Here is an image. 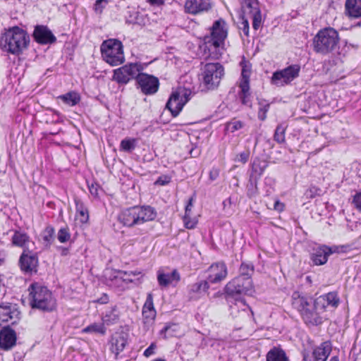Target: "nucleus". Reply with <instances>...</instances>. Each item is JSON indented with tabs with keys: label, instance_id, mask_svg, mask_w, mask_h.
Wrapping results in <instances>:
<instances>
[{
	"label": "nucleus",
	"instance_id": "1",
	"mask_svg": "<svg viewBox=\"0 0 361 361\" xmlns=\"http://www.w3.org/2000/svg\"><path fill=\"white\" fill-rule=\"evenodd\" d=\"M226 22L222 19L216 20L211 29L209 35L204 37V51L206 58L219 59L224 51V41L227 37Z\"/></svg>",
	"mask_w": 361,
	"mask_h": 361
},
{
	"label": "nucleus",
	"instance_id": "2",
	"mask_svg": "<svg viewBox=\"0 0 361 361\" xmlns=\"http://www.w3.org/2000/svg\"><path fill=\"white\" fill-rule=\"evenodd\" d=\"M30 38L25 31L14 27L6 32L0 39V47L13 54H19L25 49Z\"/></svg>",
	"mask_w": 361,
	"mask_h": 361
},
{
	"label": "nucleus",
	"instance_id": "3",
	"mask_svg": "<svg viewBox=\"0 0 361 361\" xmlns=\"http://www.w3.org/2000/svg\"><path fill=\"white\" fill-rule=\"evenodd\" d=\"M339 35L333 27L320 30L314 37L312 49L317 54L327 55L332 53L338 47Z\"/></svg>",
	"mask_w": 361,
	"mask_h": 361
},
{
	"label": "nucleus",
	"instance_id": "4",
	"mask_svg": "<svg viewBox=\"0 0 361 361\" xmlns=\"http://www.w3.org/2000/svg\"><path fill=\"white\" fill-rule=\"evenodd\" d=\"M293 305L300 312L306 324L317 326L322 323V314L325 310L318 309L316 300L313 301L310 298L298 297L294 299Z\"/></svg>",
	"mask_w": 361,
	"mask_h": 361
},
{
	"label": "nucleus",
	"instance_id": "5",
	"mask_svg": "<svg viewBox=\"0 0 361 361\" xmlns=\"http://www.w3.org/2000/svg\"><path fill=\"white\" fill-rule=\"evenodd\" d=\"M30 305L32 308L51 311L55 307V300L47 287L33 283L30 287Z\"/></svg>",
	"mask_w": 361,
	"mask_h": 361
},
{
	"label": "nucleus",
	"instance_id": "6",
	"mask_svg": "<svg viewBox=\"0 0 361 361\" xmlns=\"http://www.w3.org/2000/svg\"><path fill=\"white\" fill-rule=\"evenodd\" d=\"M102 58L111 66H118L124 61L123 44L116 39H109L102 42L100 47Z\"/></svg>",
	"mask_w": 361,
	"mask_h": 361
},
{
	"label": "nucleus",
	"instance_id": "7",
	"mask_svg": "<svg viewBox=\"0 0 361 361\" xmlns=\"http://www.w3.org/2000/svg\"><path fill=\"white\" fill-rule=\"evenodd\" d=\"M202 81L207 90H214L224 75V68L220 63H207L201 69Z\"/></svg>",
	"mask_w": 361,
	"mask_h": 361
},
{
	"label": "nucleus",
	"instance_id": "8",
	"mask_svg": "<svg viewBox=\"0 0 361 361\" xmlns=\"http://www.w3.org/2000/svg\"><path fill=\"white\" fill-rule=\"evenodd\" d=\"M224 291L227 295L235 298L241 295H251L253 293L252 279L236 276L226 285Z\"/></svg>",
	"mask_w": 361,
	"mask_h": 361
},
{
	"label": "nucleus",
	"instance_id": "9",
	"mask_svg": "<svg viewBox=\"0 0 361 361\" xmlns=\"http://www.w3.org/2000/svg\"><path fill=\"white\" fill-rule=\"evenodd\" d=\"M191 91L185 88L179 87L173 91L166 104L173 117H176L181 111L184 105L190 100Z\"/></svg>",
	"mask_w": 361,
	"mask_h": 361
},
{
	"label": "nucleus",
	"instance_id": "10",
	"mask_svg": "<svg viewBox=\"0 0 361 361\" xmlns=\"http://www.w3.org/2000/svg\"><path fill=\"white\" fill-rule=\"evenodd\" d=\"M242 17L252 19L254 30H257L262 24V14L257 0H243L241 4Z\"/></svg>",
	"mask_w": 361,
	"mask_h": 361
},
{
	"label": "nucleus",
	"instance_id": "11",
	"mask_svg": "<svg viewBox=\"0 0 361 361\" xmlns=\"http://www.w3.org/2000/svg\"><path fill=\"white\" fill-rule=\"evenodd\" d=\"M143 68L140 63L126 64L114 71V80L118 83L126 84L130 80L135 78Z\"/></svg>",
	"mask_w": 361,
	"mask_h": 361
},
{
	"label": "nucleus",
	"instance_id": "12",
	"mask_svg": "<svg viewBox=\"0 0 361 361\" xmlns=\"http://www.w3.org/2000/svg\"><path fill=\"white\" fill-rule=\"evenodd\" d=\"M300 71V67L298 65L289 66L281 71L275 72L271 78V82L276 86H284L298 78Z\"/></svg>",
	"mask_w": 361,
	"mask_h": 361
},
{
	"label": "nucleus",
	"instance_id": "13",
	"mask_svg": "<svg viewBox=\"0 0 361 361\" xmlns=\"http://www.w3.org/2000/svg\"><path fill=\"white\" fill-rule=\"evenodd\" d=\"M136 82L145 94H152L158 91L159 82L154 75L140 72L136 77Z\"/></svg>",
	"mask_w": 361,
	"mask_h": 361
},
{
	"label": "nucleus",
	"instance_id": "14",
	"mask_svg": "<svg viewBox=\"0 0 361 361\" xmlns=\"http://www.w3.org/2000/svg\"><path fill=\"white\" fill-rule=\"evenodd\" d=\"M20 318V312L16 304L3 302L0 304V322L16 324Z\"/></svg>",
	"mask_w": 361,
	"mask_h": 361
},
{
	"label": "nucleus",
	"instance_id": "15",
	"mask_svg": "<svg viewBox=\"0 0 361 361\" xmlns=\"http://www.w3.org/2000/svg\"><path fill=\"white\" fill-rule=\"evenodd\" d=\"M207 281L209 283H217L224 281L228 275V269L223 262L212 264L207 270Z\"/></svg>",
	"mask_w": 361,
	"mask_h": 361
},
{
	"label": "nucleus",
	"instance_id": "16",
	"mask_svg": "<svg viewBox=\"0 0 361 361\" xmlns=\"http://www.w3.org/2000/svg\"><path fill=\"white\" fill-rule=\"evenodd\" d=\"M19 264L21 270L25 273L37 272L38 257L35 254L25 250L20 257Z\"/></svg>",
	"mask_w": 361,
	"mask_h": 361
},
{
	"label": "nucleus",
	"instance_id": "17",
	"mask_svg": "<svg viewBox=\"0 0 361 361\" xmlns=\"http://www.w3.org/2000/svg\"><path fill=\"white\" fill-rule=\"evenodd\" d=\"M16 331L10 326L4 327L0 330V348L9 350L16 344Z\"/></svg>",
	"mask_w": 361,
	"mask_h": 361
},
{
	"label": "nucleus",
	"instance_id": "18",
	"mask_svg": "<svg viewBox=\"0 0 361 361\" xmlns=\"http://www.w3.org/2000/svg\"><path fill=\"white\" fill-rule=\"evenodd\" d=\"M33 37L41 44H53L56 41V37L45 25H37L33 32Z\"/></svg>",
	"mask_w": 361,
	"mask_h": 361
},
{
	"label": "nucleus",
	"instance_id": "19",
	"mask_svg": "<svg viewBox=\"0 0 361 361\" xmlns=\"http://www.w3.org/2000/svg\"><path fill=\"white\" fill-rule=\"evenodd\" d=\"M209 283L206 280H202L188 286V297L190 300H198L209 290Z\"/></svg>",
	"mask_w": 361,
	"mask_h": 361
},
{
	"label": "nucleus",
	"instance_id": "20",
	"mask_svg": "<svg viewBox=\"0 0 361 361\" xmlns=\"http://www.w3.org/2000/svg\"><path fill=\"white\" fill-rule=\"evenodd\" d=\"M210 7L209 0H186L185 4V11L194 15L207 11Z\"/></svg>",
	"mask_w": 361,
	"mask_h": 361
},
{
	"label": "nucleus",
	"instance_id": "21",
	"mask_svg": "<svg viewBox=\"0 0 361 361\" xmlns=\"http://www.w3.org/2000/svg\"><path fill=\"white\" fill-rule=\"evenodd\" d=\"M118 221L124 226L128 227L138 225L136 206L123 210L118 215Z\"/></svg>",
	"mask_w": 361,
	"mask_h": 361
},
{
	"label": "nucleus",
	"instance_id": "22",
	"mask_svg": "<svg viewBox=\"0 0 361 361\" xmlns=\"http://www.w3.org/2000/svg\"><path fill=\"white\" fill-rule=\"evenodd\" d=\"M136 210L138 225L154 220L157 215L155 209L151 206H136Z\"/></svg>",
	"mask_w": 361,
	"mask_h": 361
},
{
	"label": "nucleus",
	"instance_id": "23",
	"mask_svg": "<svg viewBox=\"0 0 361 361\" xmlns=\"http://www.w3.org/2000/svg\"><path fill=\"white\" fill-rule=\"evenodd\" d=\"M339 302L338 295L334 292L329 293L316 299V304L318 305V309L324 310L326 307L329 305L333 307H336Z\"/></svg>",
	"mask_w": 361,
	"mask_h": 361
},
{
	"label": "nucleus",
	"instance_id": "24",
	"mask_svg": "<svg viewBox=\"0 0 361 361\" xmlns=\"http://www.w3.org/2000/svg\"><path fill=\"white\" fill-rule=\"evenodd\" d=\"M180 279V274L176 269L171 273H164L161 270L157 273V281L161 287H167L173 282L178 283Z\"/></svg>",
	"mask_w": 361,
	"mask_h": 361
},
{
	"label": "nucleus",
	"instance_id": "25",
	"mask_svg": "<svg viewBox=\"0 0 361 361\" xmlns=\"http://www.w3.org/2000/svg\"><path fill=\"white\" fill-rule=\"evenodd\" d=\"M325 248L326 245H320L313 250L310 259L314 265H323L327 262L329 256Z\"/></svg>",
	"mask_w": 361,
	"mask_h": 361
},
{
	"label": "nucleus",
	"instance_id": "26",
	"mask_svg": "<svg viewBox=\"0 0 361 361\" xmlns=\"http://www.w3.org/2000/svg\"><path fill=\"white\" fill-rule=\"evenodd\" d=\"M127 344V336L124 333L116 334L111 338V350L116 355L123 350Z\"/></svg>",
	"mask_w": 361,
	"mask_h": 361
},
{
	"label": "nucleus",
	"instance_id": "27",
	"mask_svg": "<svg viewBox=\"0 0 361 361\" xmlns=\"http://www.w3.org/2000/svg\"><path fill=\"white\" fill-rule=\"evenodd\" d=\"M331 352L330 343L324 342L312 352L314 361H326Z\"/></svg>",
	"mask_w": 361,
	"mask_h": 361
},
{
	"label": "nucleus",
	"instance_id": "28",
	"mask_svg": "<svg viewBox=\"0 0 361 361\" xmlns=\"http://www.w3.org/2000/svg\"><path fill=\"white\" fill-rule=\"evenodd\" d=\"M345 6L349 17L361 18V0H346Z\"/></svg>",
	"mask_w": 361,
	"mask_h": 361
},
{
	"label": "nucleus",
	"instance_id": "29",
	"mask_svg": "<svg viewBox=\"0 0 361 361\" xmlns=\"http://www.w3.org/2000/svg\"><path fill=\"white\" fill-rule=\"evenodd\" d=\"M119 318V312L116 307L107 310L102 317V322L104 324L109 326L116 323Z\"/></svg>",
	"mask_w": 361,
	"mask_h": 361
},
{
	"label": "nucleus",
	"instance_id": "30",
	"mask_svg": "<svg viewBox=\"0 0 361 361\" xmlns=\"http://www.w3.org/2000/svg\"><path fill=\"white\" fill-rule=\"evenodd\" d=\"M57 98L71 106L78 104L80 101V94L75 91H71L66 94L60 95Z\"/></svg>",
	"mask_w": 361,
	"mask_h": 361
},
{
	"label": "nucleus",
	"instance_id": "31",
	"mask_svg": "<svg viewBox=\"0 0 361 361\" xmlns=\"http://www.w3.org/2000/svg\"><path fill=\"white\" fill-rule=\"evenodd\" d=\"M267 361H289L286 353L280 348H274L267 354Z\"/></svg>",
	"mask_w": 361,
	"mask_h": 361
},
{
	"label": "nucleus",
	"instance_id": "32",
	"mask_svg": "<svg viewBox=\"0 0 361 361\" xmlns=\"http://www.w3.org/2000/svg\"><path fill=\"white\" fill-rule=\"evenodd\" d=\"M29 240L30 238L27 233L22 231H15L12 236V243L18 247H25Z\"/></svg>",
	"mask_w": 361,
	"mask_h": 361
},
{
	"label": "nucleus",
	"instance_id": "33",
	"mask_svg": "<svg viewBox=\"0 0 361 361\" xmlns=\"http://www.w3.org/2000/svg\"><path fill=\"white\" fill-rule=\"evenodd\" d=\"M118 275L115 276V278H120L123 281L126 283H133L135 281L134 277L140 276L142 277V274L138 271H118Z\"/></svg>",
	"mask_w": 361,
	"mask_h": 361
},
{
	"label": "nucleus",
	"instance_id": "34",
	"mask_svg": "<svg viewBox=\"0 0 361 361\" xmlns=\"http://www.w3.org/2000/svg\"><path fill=\"white\" fill-rule=\"evenodd\" d=\"M76 212L80 215L81 223H86L89 219L88 211L84 204L79 200L75 199Z\"/></svg>",
	"mask_w": 361,
	"mask_h": 361
},
{
	"label": "nucleus",
	"instance_id": "35",
	"mask_svg": "<svg viewBox=\"0 0 361 361\" xmlns=\"http://www.w3.org/2000/svg\"><path fill=\"white\" fill-rule=\"evenodd\" d=\"M254 274V266L250 262H242L239 268V275L238 276H243V278L249 277L250 279Z\"/></svg>",
	"mask_w": 361,
	"mask_h": 361
},
{
	"label": "nucleus",
	"instance_id": "36",
	"mask_svg": "<svg viewBox=\"0 0 361 361\" xmlns=\"http://www.w3.org/2000/svg\"><path fill=\"white\" fill-rule=\"evenodd\" d=\"M104 324L102 323H94L92 324L83 329L85 333H97L102 335H104L106 333V328Z\"/></svg>",
	"mask_w": 361,
	"mask_h": 361
},
{
	"label": "nucleus",
	"instance_id": "37",
	"mask_svg": "<svg viewBox=\"0 0 361 361\" xmlns=\"http://www.w3.org/2000/svg\"><path fill=\"white\" fill-rule=\"evenodd\" d=\"M241 80L240 82V87L242 91L246 92L250 90L249 86V78H250V71L246 70L245 68H243L241 73Z\"/></svg>",
	"mask_w": 361,
	"mask_h": 361
},
{
	"label": "nucleus",
	"instance_id": "38",
	"mask_svg": "<svg viewBox=\"0 0 361 361\" xmlns=\"http://www.w3.org/2000/svg\"><path fill=\"white\" fill-rule=\"evenodd\" d=\"M259 110H258V118L261 121H264L267 118V113L269 109V104L265 100H259Z\"/></svg>",
	"mask_w": 361,
	"mask_h": 361
},
{
	"label": "nucleus",
	"instance_id": "39",
	"mask_svg": "<svg viewBox=\"0 0 361 361\" xmlns=\"http://www.w3.org/2000/svg\"><path fill=\"white\" fill-rule=\"evenodd\" d=\"M157 315L155 310H142V317L144 323L148 326L153 324Z\"/></svg>",
	"mask_w": 361,
	"mask_h": 361
},
{
	"label": "nucleus",
	"instance_id": "40",
	"mask_svg": "<svg viewBox=\"0 0 361 361\" xmlns=\"http://www.w3.org/2000/svg\"><path fill=\"white\" fill-rule=\"evenodd\" d=\"M285 131L286 128L282 125H279L274 133V140L278 143H282L285 141Z\"/></svg>",
	"mask_w": 361,
	"mask_h": 361
},
{
	"label": "nucleus",
	"instance_id": "41",
	"mask_svg": "<svg viewBox=\"0 0 361 361\" xmlns=\"http://www.w3.org/2000/svg\"><path fill=\"white\" fill-rule=\"evenodd\" d=\"M136 140L135 139H124L121 142V148L126 152H130L135 147Z\"/></svg>",
	"mask_w": 361,
	"mask_h": 361
},
{
	"label": "nucleus",
	"instance_id": "42",
	"mask_svg": "<svg viewBox=\"0 0 361 361\" xmlns=\"http://www.w3.org/2000/svg\"><path fill=\"white\" fill-rule=\"evenodd\" d=\"M244 124L242 121L238 120H233L226 123V130L230 131L231 133H233L238 130L241 129L243 127Z\"/></svg>",
	"mask_w": 361,
	"mask_h": 361
},
{
	"label": "nucleus",
	"instance_id": "43",
	"mask_svg": "<svg viewBox=\"0 0 361 361\" xmlns=\"http://www.w3.org/2000/svg\"><path fill=\"white\" fill-rule=\"evenodd\" d=\"M58 240L60 243H64L69 240L71 234L68 228H61L57 235Z\"/></svg>",
	"mask_w": 361,
	"mask_h": 361
},
{
	"label": "nucleus",
	"instance_id": "44",
	"mask_svg": "<svg viewBox=\"0 0 361 361\" xmlns=\"http://www.w3.org/2000/svg\"><path fill=\"white\" fill-rule=\"evenodd\" d=\"M54 229L52 227H47L44 231V240L47 245H50L54 239Z\"/></svg>",
	"mask_w": 361,
	"mask_h": 361
},
{
	"label": "nucleus",
	"instance_id": "45",
	"mask_svg": "<svg viewBox=\"0 0 361 361\" xmlns=\"http://www.w3.org/2000/svg\"><path fill=\"white\" fill-rule=\"evenodd\" d=\"M183 221L185 226L189 229L194 228L197 223V221L195 218L191 219L190 214L184 215Z\"/></svg>",
	"mask_w": 361,
	"mask_h": 361
},
{
	"label": "nucleus",
	"instance_id": "46",
	"mask_svg": "<svg viewBox=\"0 0 361 361\" xmlns=\"http://www.w3.org/2000/svg\"><path fill=\"white\" fill-rule=\"evenodd\" d=\"M142 310H155L153 302V295L151 293L147 294V299L143 305Z\"/></svg>",
	"mask_w": 361,
	"mask_h": 361
},
{
	"label": "nucleus",
	"instance_id": "47",
	"mask_svg": "<svg viewBox=\"0 0 361 361\" xmlns=\"http://www.w3.org/2000/svg\"><path fill=\"white\" fill-rule=\"evenodd\" d=\"M325 249L326 250V251L329 254V256H330L331 254H334V253H341V252H345V250H344L345 246L334 245L331 247H329V246L326 245Z\"/></svg>",
	"mask_w": 361,
	"mask_h": 361
},
{
	"label": "nucleus",
	"instance_id": "48",
	"mask_svg": "<svg viewBox=\"0 0 361 361\" xmlns=\"http://www.w3.org/2000/svg\"><path fill=\"white\" fill-rule=\"evenodd\" d=\"M266 164L264 163H262L259 161H255L252 164V170L256 172L259 173V174L262 173L264 169L266 168Z\"/></svg>",
	"mask_w": 361,
	"mask_h": 361
},
{
	"label": "nucleus",
	"instance_id": "49",
	"mask_svg": "<svg viewBox=\"0 0 361 361\" xmlns=\"http://www.w3.org/2000/svg\"><path fill=\"white\" fill-rule=\"evenodd\" d=\"M250 157V152L249 151H245L236 156V158L235 159V161L241 162L243 164H245Z\"/></svg>",
	"mask_w": 361,
	"mask_h": 361
},
{
	"label": "nucleus",
	"instance_id": "50",
	"mask_svg": "<svg viewBox=\"0 0 361 361\" xmlns=\"http://www.w3.org/2000/svg\"><path fill=\"white\" fill-rule=\"evenodd\" d=\"M353 204L354 207L361 212V190L353 196Z\"/></svg>",
	"mask_w": 361,
	"mask_h": 361
},
{
	"label": "nucleus",
	"instance_id": "51",
	"mask_svg": "<svg viewBox=\"0 0 361 361\" xmlns=\"http://www.w3.org/2000/svg\"><path fill=\"white\" fill-rule=\"evenodd\" d=\"M249 18L242 17V23L240 29L242 30L245 36L249 35Z\"/></svg>",
	"mask_w": 361,
	"mask_h": 361
},
{
	"label": "nucleus",
	"instance_id": "52",
	"mask_svg": "<svg viewBox=\"0 0 361 361\" xmlns=\"http://www.w3.org/2000/svg\"><path fill=\"white\" fill-rule=\"evenodd\" d=\"M240 97L243 104L250 106L249 90H247L246 92L241 90V94Z\"/></svg>",
	"mask_w": 361,
	"mask_h": 361
},
{
	"label": "nucleus",
	"instance_id": "53",
	"mask_svg": "<svg viewBox=\"0 0 361 361\" xmlns=\"http://www.w3.org/2000/svg\"><path fill=\"white\" fill-rule=\"evenodd\" d=\"M171 180V178L169 176H160L156 181V184L160 185H164L169 183Z\"/></svg>",
	"mask_w": 361,
	"mask_h": 361
},
{
	"label": "nucleus",
	"instance_id": "54",
	"mask_svg": "<svg viewBox=\"0 0 361 361\" xmlns=\"http://www.w3.org/2000/svg\"><path fill=\"white\" fill-rule=\"evenodd\" d=\"M156 348V345L154 343H152L144 352V355L145 357H149L154 353V349Z\"/></svg>",
	"mask_w": 361,
	"mask_h": 361
},
{
	"label": "nucleus",
	"instance_id": "55",
	"mask_svg": "<svg viewBox=\"0 0 361 361\" xmlns=\"http://www.w3.org/2000/svg\"><path fill=\"white\" fill-rule=\"evenodd\" d=\"M219 175V170L216 168H213L209 172V179L213 181L215 180Z\"/></svg>",
	"mask_w": 361,
	"mask_h": 361
},
{
	"label": "nucleus",
	"instance_id": "56",
	"mask_svg": "<svg viewBox=\"0 0 361 361\" xmlns=\"http://www.w3.org/2000/svg\"><path fill=\"white\" fill-rule=\"evenodd\" d=\"M106 6V5L104 4L102 2L98 4L97 0L94 6V10L97 13L101 14Z\"/></svg>",
	"mask_w": 361,
	"mask_h": 361
},
{
	"label": "nucleus",
	"instance_id": "57",
	"mask_svg": "<svg viewBox=\"0 0 361 361\" xmlns=\"http://www.w3.org/2000/svg\"><path fill=\"white\" fill-rule=\"evenodd\" d=\"M193 207V197H190L188 200L187 205L185 206V215H189L191 214L192 207Z\"/></svg>",
	"mask_w": 361,
	"mask_h": 361
},
{
	"label": "nucleus",
	"instance_id": "58",
	"mask_svg": "<svg viewBox=\"0 0 361 361\" xmlns=\"http://www.w3.org/2000/svg\"><path fill=\"white\" fill-rule=\"evenodd\" d=\"M274 209L278 212H281L284 209V204L279 200L274 202Z\"/></svg>",
	"mask_w": 361,
	"mask_h": 361
},
{
	"label": "nucleus",
	"instance_id": "59",
	"mask_svg": "<svg viewBox=\"0 0 361 361\" xmlns=\"http://www.w3.org/2000/svg\"><path fill=\"white\" fill-rule=\"evenodd\" d=\"M109 302V297L107 294L104 293L102 297L97 300V302L100 304H106Z\"/></svg>",
	"mask_w": 361,
	"mask_h": 361
},
{
	"label": "nucleus",
	"instance_id": "60",
	"mask_svg": "<svg viewBox=\"0 0 361 361\" xmlns=\"http://www.w3.org/2000/svg\"><path fill=\"white\" fill-rule=\"evenodd\" d=\"M147 1L152 4L155 6H159L164 4V0H147Z\"/></svg>",
	"mask_w": 361,
	"mask_h": 361
},
{
	"label": "nucleus",
	"instance_id": "61",
	"mask_svg": "<svg viewBox=\"0 0 361 361\" xmlns=\"http://www.w3.org/2000/svg\"><path fill=\"white\" fill-rule=\"evenodd\" d=\"M170 327L169 326H165L161 331V334H164V338H166V333L167 331L169 330Z\"/></svg>",
	"mask_w": 361,
	"mask_h": 361
},
{
	"label": "nucleus",
	"instance_id": "62",
	"mask_svg": "<svg viewBox=\"0 0 361 361\" xmlns=\"http://www.w3.org/2000/svg\"><path fill=\"white\" fill-rule=\"evenodd\" d=\"M90 190L92 195H97V188H94L93 185L92 188H90Z\"/></svg>",
	"mask_w": 361,
	"mask_h": 361
},
{
	"label": "nucleus",
	"instance_id": "63",
	"mask_svg": "<svg viewBox=\"0 0 361 361\" xmlns=\"http://www.w3.org/2000/svg\"><path fill=\"white\" fill-rule=\"evenodd\" d=\"M102 2L104 4L107 5V4L109 2V0H97V4H100Z\"/></svg>",
	"mask_w": 361,
	"mask_h": 361
},
{
	"label": "nucleus",
	"instance_id": "64",
	"mask_svg": "<svg viewBox=\"0 0 361 361\" xmlns=\"http://www.w3.org/2000/svg\"><path fill=\"white\" fill-rule=\"evenodd\" d=\"M102 2L104 4L107 5V4L109 2V0H97V4H100Z\"/></svg>",
	"mask_w": 361,
	"mask_h": 361
}]
</instances>
